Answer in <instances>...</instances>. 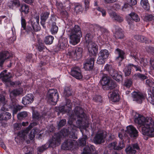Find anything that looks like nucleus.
I'll use <instances>...</instances> for the list:
<instances>
[{"mask_svg":"<svg viewBox=\"0 0 154 154\" xmlns=\"http://www.w3.org/2000/svg\"><path fill=\"white\" fill-rule=\"evenodd\" d=\"M74 112V113L70 117L68 121V124L71 125L69 130L72 129V131L69 133V137L73 139H77L75 133L77 127L79 128L83 135V137L79 139V143L81 146H84L88 138L86 135H83L84 131L86 130L85 128L88 127L87 125H85L82 121L85 119V114L83 109L79 106L75 108Z\"/></svg>","mask_w":154,"mask_h":154,"instance_id":"nucleus-1","label":"nucleus"},{"mask_svg":"<svg viewBox=\"0 0 154 154\" xmlns=\"http://www.w3.org/2000/svg\"><path fill=\"white\" fill-rule=\"evenodd\" d=\"M20 11L21 12V30H25L28 34L33 36L35 31L37 32L40 29L39 25V15H36L33 19L30 20L26 25V20L23 13L27 14L29 12V8L28 5L24 4H22L20 6Z\"/></svg>","mask_w":154,"mask_h":154,"instance_id":"nucleus-2","label":"nucleus"},{"mask_svg":"<svg viewBox=\"0 0 154 154\" xmlns=\"http://www.w3.org/2000/svg\"><path fill=\"white\" fill-rule=\"evenodd\" d=\"M134 121L140 127L142 126L143 134L151 137H154V120L151 117L145 118L139 114L134 113Z\"/></svg>","mask_w":154,"mask_h":154,"instance_id":"nucleus-3","label":"nucleus"},{"mask_svg":"<svg viewBox=\"0 0 154 154\" xmlns=\"http://www.w3.org/2000/svg\"><path fill=\"white\" fill-rule=\"evenodd\" d=\"M45 116H46V113L40 115V113L37 110L33 109L32 117L33 120L35 122L31 123L25 129L19 132L18 133V134L23 138H25L27 134L29 133V131L33 127L39 124V122L42 123V120H45Z\"/></svg>","mask_w":154,"mask_h":154,"instance_id":"nucleus-4","label":"nucleus"},{"mask_svg":"<svg viewBox=\"0 0 154 154\" xmlns=\"http://www.w3.org/2000/svg\"><path fill=\"white\" fill-rule=\"evenodd\" d=\"M66 31L70 32L69 42L71 44L75 45L79 42L82 33L80 28L78 25H75L71 30L68 28Z\"/></svg>","mask_w":154,"mask_h":154,"instance_id":"nucleus-5","label":"nucleus"},{"mask_svg":"<svg viewBox=\"0 0 154 154\" xmlns=\"http://www.w3.org/2000/svg\"><path fill=\"white\" fill-rule=\"evenodd\" d=\"M86 45L90 56L95 55L97 53L98 49L97 45L92 40V36L88 33L85 37Z\"/></svg>","mask_w":154,"mask_h":154,"instance_id":"nucleus-6","label":"nucleus"},{"mask_svg":"<svg viewBox=\"0 0 154 154\" xmlns=\"http://www.w3.org/2000/svg\"><path fill=\"white\" fill-rule=\"evenodd\" d=\"M82 49L81 48H77L75 49L70 48L66 51V54L67 57L78 59L82 56Z\"/></svg>","mask_w":154,"mask_h":154,"instance_id":"nucleus-7","label":"nucleus"},{"mask_svg":"<svg viewBox=\"0 0 154 154\" xmlns=\"http://www.w3.org/2000/svg\"><path fill=\"white\" fill-rule=\"evenodd\" d=\"M100 82L103 88L105 90L111 89L115 86L114 84L112 82L110 78L106 75L102 77Z\"/></svg>","mask_w":154,"mask_h":154,"instance_id":"nucleus-8","label":"nucleus"},{"mask_svg":"<svg viewBox=\"0 0 154 154\" xmlns=\"http://www.w3.org/2000/svg\"><path fill=\"white\" fill-rule=\"evenodd\" d=\"M7 106L12 111L13 117L16 114L18 111H20L23 107L17 104V100L15 99L12 100L9 105Z\"/></svg>","mask_w":154,"mask_h":154,"instance_id":"nucleus-9","label":"nucleus"},{"mask_svg":"<svg viewBox=\"0 0 154 154\" xmlns=\"http://www.w3.org/2000/svg\"><path fill=\"white\" fill-rule=\"evenodd\" d=\"M131 56L135 61L139 60L140 66L142 67H145L148 65V62L146 58H142L139 59V54H137L135 51H132L131 53Z\"/></svg>","mask_w":154,"mask_h":154,"instance_id":"nucleus-10","label":"nucleus"},{"mask_svg":"<svg viewBox=\"0 0 154 154\" xmlns=\"http://www.w3.org/2000/svg\"><path fill=\"white\" fill-rule=\"evenodd\" d=\"M131 19L136 22L139 21L140 19L138 15L134 12L131 13L129 14L128 17H127V20L129 25V27L131 29H132L134 25V22L131 20Z\"/></svg>","mask_w":154,"mask_h":154,"instance_id":"nucleus-11","label":"nucleus"},{"mask_svg":"<svg viewBox=\"0 0 154 154\" xmlns=\"http://www.w3.org/2000/svg\"><path fill=\"white\" fill-rule=\"evenodd\" d=\"M12 57L11 53L8 51H3L0 53V67L3 66L5 61Z\"/></svg>","mask_w":154,"mask_h":154,"instance_id":"nucleus-12","label":"nucleus"},{"mask_svg":"<svg viewBox=\"0 0 154 154\" xmlns=\"http://www.w3.org/2000/svg\"><path fill=\"white\" fill-rule=\"evenodd\" d=\"M58 143V132L54 133L52 138L49 140L45 144L47 145L48 148H54L57 146Z\"/></svg>","mask_w":154,"mask_h":154,"instance_id":"nucleus-13","label":"nucleus"},{"mask_svg":"<svg viewBox=\"0 0 154 154\" xmlns=\"http://www.w3.org/2000/svg\"><path fill=\"white\" fill-rule=\"evenodd\" d=\"M123 135V134L120 133L119 134V137L121 139L119 141L118 145H117V144L116 142L112 143L109 145V147L111 149H120L124 147L125 145L123 144V141L122 140Z\"/></svg>","mask_w":154,"mask_h":154,"instance_id":"nucleus-14","label":"nucleus"},{"mask_svg":"<svg viewBox=\"0 0 154 154\" xmlns=\"http://www.w3.org/2000/svg\"><path fill=\"white\" fill-rule=\"evenodd\" d=\"M57 19V18L55 15H51V17L49 23L51 24V31L53 35L57 34L58 31V26L56 25L57 23L55 22Z\"/></svg>","mask_w":154,"mask_h":154,"instance_id":"nucleus-15","label":"nucleus"},{"mask_svg":"<svg viewBox=\"0 0 154 154\" xmlns=\"http://www.w3.org/2000/svg\"><path fill=\"white\" fill-rule=\"evenodd\" d=\"M107 135L105 131H102L97 133L94 138L95 143L100 144L104 142Z\"/></svg>","mask_w":154,"mask_h":154,"instance_id":"nucleus-16","label":"nucleus"},{"mask_svg":"<svg viewBox=\"0 0 154 154\" xmlns=\"http://www.w3.org/2000/svg\"><path fill=\"white\" fill-rule=\"evenodd\" d=\"M132 95L133 100L139 103H142L145 97L144 95L140 92H133L132 93Z\"/></svg>","mask_w":154,"mask_h":154,"instance_id":"nucleus-17","label":"nucleus"},{"mask_svg":"<svg viewBox=\"0 0 154 154\" xmlns=\"http://www.w3.org/2000/svg\"><path fill=\"white\" fill-rule=\"evenodd\" d=\"M71 75L77 79H80L83 77V75L80 68L75 67L72 68L71 72Z\"/></svg>","mask_w":154,"mask_h":154,"instance_id":"nucleus-18","label":"nucleus"},{"mask_svg":"<svg viewBox=\"0 0 154 154\" xmlns=\"http://www.w3.org/2000/svg\"><path fill=\"white\" fill-rule=\"evenodd\" d=\"M108 96L112 102H117L119 100L118 91L117 90L112 91L109 93Z\"/></svg>","mask_w":154,"mask_h":154,"instance_id":"nucleus-19","label":"nucleus"},{"mask_svg":"<svg viewBox=\"0 0 154 154\" xmlns=\"http://www.w3.org/2000/svg\"><path fill=\"white\" fill-rule=\"evenodd\" d=\"M34 97L32 94H28L22 98V102L24 105H26L32 103Z\"/></svg>","mask_w":154,"mask_h":154,"instance_id":"nucleus-20","label":"nucleus"},{"mask_svg":"<svg viewBox=\"0 0 154 154\" xmlns=\"http://www.w3.org/2000/svg\"><path fill=\"white\" fill-rule=\"evenodd\" d=\"M38 56L41 60L39 64L40 67H41L43 66L49 65L50 63V57L49 56L47 55L42 56L40 55L39 56L38 55Z\"/></svg>","mask_w":154,"mask_h":154,"instance_id":"nucleus-21","label":"nucleus"},{"mask_svg":"<svg viewBox=\"0 0 154 154\" xmlns=\"http://www.w3.org/2000/svg\"><path fill=\"white\" fill-rule=\"evenodd\" d=\"M126 131L131 137H136L138 136V131L132 125H130L127 126Z\"/></svg>","mask_w":154,"mask_h":154,"instance_id":"nucleus-22","label":"nucleus"},{"mask_svg":"<svg viewBox=\"0 0 154 154\" xmlns=\"http://www.w3.org/2000/svg\"><path fill=\"white\" fill-rule=\"evenodd\" d=\"M57 94L55 92L54 90L51 89L48 91V97L49 101H50L52 103L53 105H55L57 104V102L58 100V94L57 95V100L55 101L54 99L53 98V95Z\"/></svg>","mask_w":154,"mask_h":154,"instance_id":"nucleus-23","label":"nucleus"},{"mask_svg":"<svg viewBox=\"0 0 154 154\" xmlns=\"http://www.w3.org/2000/svg\"><path fill=\"white\" fill-rule=\"evenodd\" d=\"M110 74L113 78L116 81H119L122 79V73L114 69L110 70Z\"/></svg>","mask_w":154,"mask_h":154,"instance_id":"nucleus-24","label":"nucleus"},{"mask_svg":"<svg viewBox=\"0 0 154 154\" xmlns=\"http://www.w3.org/2000/svg\"><path fill=\"white\" fill-rule=\"evenodd\" d=\"M7 70H5L0 74V78L2 79L3 81L5 82H10V79L11 77V73L8 72L7 73Z\"/></svg>","mask_w":154,"mask_h":154,"instance_id":"nucleus-25","label":"nucleus"},{"mask_svg":"<svg viewBox=\"0 0 154 154\" xmlns=\"http://www.w3.org/2000/svg\"><path fill=\"white\" fill-rule=\"evenodd\" d=\"M50 14L49 12L45 11L42 13L41 15L40 23L42 26L45 29L46 28L45 26V22L48 17Z\"/></svg>","mask_w":154,"mask_h":154,"instance_id":"nucleus-26","label":"nucleus"},{"mask_svg":"<svg viewBox=\"0 0 154 154\" xmlns=\"http://www.w3.org/2000/svg\"><path fill=\"white\" fill-rule=\"evenodd\" d=\"M94 63V58H91L88 60L84 65V68L86 70L91 69L93 67Z\"/></svg>","mask_w":154,"mask_h":154,"instance_id":"nucleus-27","label":"nucleus"},{"mask_svg":"<svg viewBox=\"0 0 154 154\" xmlns=\"http://www.w3.org/2000/svg\"><path fill=\"white\" fill-rule=\"evenodd\" d=\"M75 142L74 140H68L65 142L62 145V148L64 150L70 149L73 146V143Z\"/></svg>","mask_w":154,"mask_h":154,"instance_id":"nucleus-28","label":"nucleus"},{"mask_svg":"<svg viewBox=\"0 0 154 154\" xmlns=\"http://www.w3.org/2000/svg\"><path fill=\"white\" fill-rule=\"evenodd\" d=\"M139 147L137 144H133L131 146H129L127 148L125 151L127 154H134L136 152L135 149H138Z\"/></svg>","mask_w":154,"mask_h":154,"instance_id":"nucleus-29","label":"nucleus"},{"mask_svg":"<svg viewBox=\"0 0 154 154\" xmlns=\"http://www.w3.org/2000/svg\"><path fill=\"white\" fill-rule=\"evenodd\" d=\"M5 103V96L3 95L0 94V104H3L2 107V108L1 109L5 112L8 110V108H7V105Z\"/></svg>","mask_w":154,"mask_h":154,"instance_id":"nucleus-30","label":"nucleus"},{"mask_svg":"<svg viewBox=\"0 0 154 154\" xmlns=\"http://www.w3.org/2000/svg\"><path fill=\"white\" fill-rule=\"evenodd\" d=\"M109 14L110 17L113 20H116L119 22H121L123 21V18L117 15L115 12H110Z\"/></svg>","mask_w":154,"mask_h":154,"instance_id":"nucleus-31","label":"nucleus"},{"mask_svg":"<svg viewBox=\"0 0 154 154\" xmlns=\"http://www.w3.org/2000/svg\"><path fill=\"white\" fill-rule=\"evenodd\" d=\"M116 38L119 39L123 38L124 37L122 30L119 28L117 27L114 35Z\"/></svg>","mask_w":154,"mask_h":154,"instance_id":"nucleus-32","label":"nucleus"},{"mask_svg":"<svg viewBox=\"0 0 154 154\" xmlns=\"http://www.w3.org/2000/svg\"><path fill=\"white\" fill-rule=\"evenodd\" d=\"M11 117V114L8 112H3L0 113V120H7Z\"/></svg>","mask_w":154,"mask_h":154,"instance_id":"nucleus-33","label":"nucleus"},{"mask_svg":"<svg viewBox=\"0 0 154 154\" xmlns=\"http://www.w3.org/2000/svg\"><path fill=\"white\" fill-rule=\"evenodd\" d=\"M8 5L10 8L13 7L18 8L20 5V4L19 0H11L8 2Z\"/></svg>","mask_w":154,"mask_h":154,"instance_id":"nucleus-34","label":"nucleus"},{"mask_svg":"<svg viewBox=\"0 0 154 154\" xmlns=\"http://www.w3.org/2000/svg\"><path fill=\"white\" fill-rule=\"evenodd\" d=\"M116 53L118 54L119 56L116 58V59L119 61H122L124 58V52L119 49H117L116 51Z\"/></svg>","mask_w":154,"mask_h":154,"instance_id":"nucleus-35","label":"nucleus"},{"mask_svg":"<svg viewBox=\"0 0 154 154\" xmlns=\"http://www.w3.org/2000/svg\"><path fill=\"white\" fill-rule=\"evenodd\" d=\"M109 53L106 49L101 50L99 53V55L106 59L108 57Z\"/></svg>","mask_w":154,"mask_h":154,"instance_id":"nucleus-36","label":"nucleus"},{"mask_svg":"<svg viewBox=\"0 0 154 154\" xmlns=\"http://www.w3.org/2000/svg\"><path fill=\"white\" fill-rule=\"evenodd\" d=\"M63 95L66 97H69L72 95V89L69 86H66L64 88Z\"/></svg>","mask_w":154,"mask_h":154,"instance_id":"nucleus-37","label":"nucleus"},{"mask_svg":"<svg viewBox=\"0 0 154 154\" xmlns=\"http://www.w3.org/2000/svg\"><path fill=\"white\" fill-rule=\"evenodd\" d=\"M38 129L36 128H34L32 129L29 135V138L31 140H32L35 137V135L38 133Z\"/></svg>","mask_w":154,"mask_h":154,"instance_id":"nucleus-38","label":"nucleus"},{"mask_svg":"<svg viewBox=\"0 0 154 154\" xmlns=\"http://www.w3.org/2000/svg\"><path fill=\"white\" fill-rule=\"evenodd\" d=\"M28 116L27 113L26 111H23L18 113L17 117L18 119L21 120L24 119Z\"/></svg>","mask_w":154,"mask_h":154,"instance_id":"nucleus-39","label":"nucleus"},{"mask_svg":"<svg viewBox=\"0 0 154 154\" xmlns=\"http://www.w3.org/2000/svg\"><path fill=\"white\" fill-rule=\"evenodd\" d=\"M141 6L144 9L148 10L149 8V6L147 0H141L140 2Z\"/></svg>","mask_w":154,"mask_h":154,"instance_id":"nucleus-40","label":"nucleus"},{"mask_svg":"<svg viewBox=\"0 0 154 154\" xmlns=\"http://www.w3.org/2000/svg\"><path fill=\"white\" fill-rule=\"evenodd\" d=\"M54 37L51 35H48L46 36L44 42L46 45H51L53 43Z\"/></svg>","mask_w":154,"mask_h":154,"instance_id":"nucleus-41","label":"nucleus"},{"mask_svg":"<svg viewBox=\"0 0 154 154\" xmlns=\"http://www.w3.org/2000/svg\"><path fill=\"white\" fill-rule=\"evenodd\" d=\"M91 148H90L89 146H86L84 149V151L82 154H92V150L91 149H92L93 152H94V146H91Z\"/></svg>","mask_w":154,"mask_h":154,"instance_id":"nucleus-42","label":"nucleus"},{"mask_svg":"<svg viewBox=\"0 0 154 154\" xmlns=\"http://www.w3.org/2000/svg\"><path fill=\"white\" fill-rule=\"evenodd\" d=\"M148 101L152 105H154V94H153L152 91H149L148 92Z\"/></svg>","mask_w":154,"mask_h":154,"instance_id":"nucleus-43","label":"nucleus"},{"mask_svg":"<svg viewBox=\"0 0 154 154\" xmlns=\"http://www.w3.org/2000/svg\"><path fill=\"white\" fill-rule=\"evenodd\" d=\"M134 38L137 39L139 42H145L146 43H148L149 41L146 40V38L143 36H140L139 35H136L134 36Z\"/></svg>","mask_w":154,"mask_h":154,"instance_id":"nucleus-44","label":"nucleus"},{"mask_svg":"<svg viewBox=\"0 0 154 154\" xmlns=\"http://www.w3.org/2000/svg\"><path fill=\"white\" fill-rule=\"evenodd\" d=\"M46 48L44 43L40 42L38 43L36 46V48L40 52L44 51V50Z\"/></svg>","mask_w":154,"mask_h":154,"instance_id":"nucleus-45","label":"nucleus"},{"mask_svg":"<svg viewBox=\"0 0 154 154\" xmlns=\"http://www.w3.org/2000/svg\"><path fill=\"white\" fill-rule=\"evenodd\" d=\"M23 91V89L21 88L15 89L12 91L11 94L14 96H16L21 94Z\"/></svg>","mask_w":154,"mask_h":154,"instance_id":"nucleus-46","label":"nucleus"},{"mask_svg":"<svg viewBox=\"0 0 154 154\" xmlns=\"http://www.w3.org/2000/svg\"><path fill=\"white\" fill-rule=\"evenodd\" d=\"M132 69L131 64L126 66L124 70V71L126 76L129 75L131 73V69Z\"/></svg>","mask_w":154,"mask_h":154,"instance_id":"nucleus-47","label":"nucleus"},{"mask_svg":"<svg viewBox=\"0 0 154 154\" xmlns=\"http://www.w3.org/2000/svg\"><path fill=\"white\" fill-rule=\"evenodd\" d=\"M46 146L47 145L45 144L44 145H42L41 146L38 147L37 150L38 153H41L48 149Z\"/></svg>","mask_w":154,"mask_h":154,"instance_id":"nucleus-48","label":"nucleus"},{"mask_svg":"<svg viewBox=\"0 0 154 154\" xmlns=\"http://www.w3.org/2000/svg\"><path fill=\"white\" fill-rule=\"evenodd\" d=\"M134 76L137 79H139L141 80H144L147 78L145 75L139 73L135 74Z\"/></svg>","mask_w":154,"mask_h":154,"instance_id":"nucleus-49","label":"nucleus"},{"mask_svg":"<svg viewBox=\"0 0 154 154\" xmlns=\"http://www.w3.org/2000/svg\"><path fill=\"white\" fill-rule=\"evenodd\" d=\"M106 60V59L105 58L101 57V56L99 55V57L97 58V62L98 64H102L105 63Z\"/></svg>","mask_w":154,"mask_h":154,"instance_id":"nucleus-50","label":"nucleus"},{"mask_svg":"<svg viewBox=\"0 0 154 154\" xmlns=\"http://www.w3.org/2000/svg\"><path fill=\"white\" fill-rule=\"evenodd\" d=\"M132 84V82L130 79H127L125 80L124 85L127 88H129L131 87Z\"/></svg>","mask_w":154,"mask_h":154,"instance_id":"nucleus-51","label":"nucleus"},{"mask_svg":"<svg viewBox=\"0 0 154 154\" xmlns=\"http://www.w3.org/2000/svg\"><path fill=\"white\" fill-rule=\"evenodd\" d=\"M131 8V6L128 3L125 4L122 7V9L124 11H126Z\"/></svg>","mask_w":154,"mask_h":154,"instance_id":"nucleus-52","label":"nucleus"},{"mask_svg":"<svg viewBox=\"0 0 154 154\" xmlns=\"http://www.w3.org/2000/svg\"><path fill=\"white\" fill-rule=\"evenodd\" d=\"M96 9L97 10L101 13L102 15L103 16L105 17L106 16V11L104 9L99 7L97 8Z\"/></svg>","mask_w":154,"mask_h":154,"instance_id":"nucleus-53","label":"nucleus"},{"mask_svg":"<svg viewBox=\"0 0 154 154\" xmlns=\"http://www.w3.org/2000/svg\"><path fill=\"white\" fill-rule=\"evenodd\" d=\"M104 69L105 70L108 71L110 73V70L113 69L111 65H109L108 64H106L104 66Z\"/></svg>","mask_w":154,"mask_h":154,"instance_id":"nucleus-54","label":"nucleus"},{"mask_svg":"<svg viewBox=\"0 0 154 154\" xmlns=\"http://www.w3.org/2000/svg\"><path fill=\"white\" fill-rule=\"evenodd\" d=\"M146 83L149 86L152 87L154 83L152 79H148L146 81Z\"/></svg>","mask_w":154,"mask_h":154,"instance_id":"nucleus-55","label":"nucleus"},{"mask_svg":"<svg viewBox=\"0 0 154 154\" xmlns=\"http://www.w3.org/2000/svg\"><path fill=\"white\" fill-rule=\"evenodd\" d=\"M153 16L151 15H146L145 17V20L146 21H150L152 20L153 18Z\"/></svg>","mask_w":154,"mask_h":154,"instance_id":"nucleus-56","label":"nucleus"},{"mask_svg":"<svg viewBox=\"0 0 154 154\" xmlns=\"http://www.w3.org/2000/svg\"><path fill=\"white\" fill-rule=\"evenodd\" d=\"M75 10L76 12H79L81 11L82 10V6L79 5L75 6Z\"/></svg>","mask_w":154,"mask_h":154,"instance_id":"nucleus-57","label":"nucleus"},{"mask_svg":"<svg viewBox=\"0 0 154 154\" xmlns=\"http://www.w3.org/2000/svg\"><path fill=\"white\" fill-rule=\"evenodd\" d=\"M16 39V36H14L8 39V43L11 44L14 42Z\"/></svg>","mask_w":154,"mask_h":154,"instance_id":"nucleus-58","label":"nucleus"},{"mask_svg":"<svg viewBox=\"0 0 154 154\" xmlns=\"http://www.w3.org/2000/svg\"><path fill=\"white\" fill-rule=\"evenodd\" d=\"M90 0H85V8L86 10H87L89 7Z\"/></svg>","mask_w":154,"mask_h":154,"instance_id":"nucleus-59","label":"nucleus"},{"mask_svg":"<svg viewBox=\"0 0 154 154\" xmlns=\"http://www.w3.org/2000/svg\"><path fill=\"white\" fill-rule=\"evenodd\" d=\"M127 2L131 6L132 5H134L137 3L136 0H127Z\"/></svg>","mask_w":154,"mask_h":154,"instance_id":"nucleus-60","label":"nucleus"},{"mask_svg":"<svg viewBox=\"0 0 154 154\" xmlns=\"http://www.w3.org/2000/svg\"><path fill=\"white\" fill-rule=\"evenodd\" d=\"M33 55L32 54H29L26 55V58L27 60L29 61V62L32 61V57Z\"/></svg>","mask_w":154,"mask_h":154,"instance_id":"nucleus-61","label":"nucleus"},{"mask_svg":"<svg viewBox=\"0 0 154 154\" xmlns=\"http://www.w3.org/2000/svg\"><path fill=\"white\" fill-rule=\"evenodd\" d=\"M146 51L150 52H152L154 54V48L151 47H147L146 48Z\"/></svg>","mask_w":154,"mask_h":154,"instance_id":"nucleus-62","label":"nucleus"},{"mask_svg":"<svg viewBox=\"0 0 154 154\" xmlns=\"http://www.w3.org/2000/svg\"><path fill=\"white\" fill-rule=\"evenodd\" d=\"M93 99L94 100H95V101H97L100 102L101 100V97L100 96H99V95L96 96L94 97L93 98Z\"/></svg>","mask_w":154,"mask_h":154,"instance_id":"nucleus-63","label":"nucleus"},{"mask_svg":"<svg viewBox=\"0 0 154 154\" xmlns=\"http://www.w3.org/2000/svg\"><path fill=\"white\" fill-rule=\"evenodd\" d=\"M150 64L151 68L154 70V59H151L150 60Z\"/></svg>","mask_w":154,"mask_h":154,"instance_id":"nucleus-64","label":"nucleus"}]
</instances>
